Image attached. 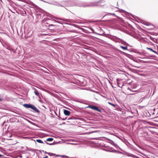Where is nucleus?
<instances>
[{"instance_id":"1","label":"nucleus","mask_w":158,"mask_h":158,"mask_svg":"<svg viewBox=\"0 0 158 158\" xmlns=\"http://www.w3.org/2000/svg\"><path fill=\"white\" fill-rule=\"evenodd\" d=\"M68 3V6H77L80 7H86L88 6H96L94 3H92L90 5H86L84 2H81L80 1H68L67 2Z\"/></svg>"},{"instance_id":"2","label":"nucleus","mask_w":158,"mask_h":158,"mask_svg":"<svg viewBox=\"0 0 158 158\" xmlns=\"http://www.w3.org/2000/svg\"><path fill=\"white\" fill-rule=\"evenodd\" d=\"M23 106L26 108H31L38 113H39L40 112L37 108L33 105L30 104H25L23 105Z\"/></svg>"},{"instance_id":"3","label":"nucleus","mask_w":158,"mask_h":158,"mask_svg":"<svg viewBox=\"0 0 158 158\" xmlns=\"http://www.w3.org/2000/svg\"><path fill=\"white\" fill-rule=\"evenodd\" d=\"M53 139H47L46 141H45V142L47 144L50 145H53L58 143H62V141L52 142L53 141Z\"/></svg>"},{"instance_id":"4","label":"nucleus","mask_w":158,"mask_h":158,"mask_svg":"<svg viewBox=\"0 0 158 158\" xmlns=\"http://www.w3.org/2000/svg\"><path fill=\"white\" fill-rule=\"evenodd\" d=\"M69 143H67L73 144V145H76L78 144L77 142L75 141H74L73 139H70L68 140L67 141Z\"/></svg>"},{"instance_id":"5","label":"nucleus","mask_w":158,"mask_h":158,"mask_svg":"<svg viewBox=\"0 0 158 158\" xmlns=\"http://www.w3.org/2000/svg\"><path fill=\"white\" fill-rule=\"evenodd\" d=\"M33 89L34 90V93L38 97H39V98H40V94L39 92L38 91V90L35 88H33Z\"/></svg>"},{"instance_id":"6","label":"nucleus","mask_w":158,"mask_h":158,"mask_svg":"<svg viewBox=\"0 0 158 158\" xmlns=\"http://www.w3.org/2000/svg\"><path fill=\"white\" fill-rule=\"evenodd\" d=\"M64 113L65 115L67 116L69 115L70 114V112L69 111L66 110H64Z\"/></svg>"},{"instance_id":"7","label":"nucleus","mask_w":158,"mask_h":158,"mask_svg":"<svg viewBox=\"0 0 158 158\" xmlns=\"http://www.w3.org/2000/svg\"><path fill=\"white\" fill-rule=\"evenodd\" d=\"M147 49L151 51H152V52H154V53H155L156 54H158V53H157V52L156 51H154V50H153L152 48H147Z\"/></svg>"},{"instance_id":"8","label":"nucleus","mask_w":158,"mask_h":158,"mask_svg":"<svg viewBox=\"0 0 158 158\" xmlns=\"http://www.w3.org/2000/svg\"><path fill=\"white\" fill-rule=\"evenodd\" d=\"M94 110H96V111H98L100 112H102V110L101 109H99L98 108V107L97 106H95L94 109Z\"/></svg>"},{"instance_id":"9","label":"nucleus","mask_w":158,"mask_h":158,"mask_svg":"<svg viewBox=\"0 0 158 158\" xmlns=\"http://www.w3.org/2000/svg\"><path fill=\"white\" fill-rule=\"evenodd\" d=\"M95 106H91V105H89V106L88 107L89 108H90V109H92V110H94V108H95Z\"/></svg>"},{"instance_id":"10","label":"nucleus","mask_w":158,"mask_h":158,"mask_svg":"<svg viewBox=\"0 0 158 158\" xmlns=\"http://www.w3.org/2000/svg\"><path fill=\"white\" fill-rule=\"evenodd\" d=\"M120 47L123 50H126L127 49V47H124L123 46H120Z\"/></svg>"},{"instance_id":"11","label":"nucleus","mask_w":158,"mask_h":158,"mask_svg":"<svg viewBox=\"0 0 158 158\" xmlns=\"http://www.w3.org/2000/svg\"><path fill=\"white\" fill-rule=\"evenodd\" d=\"M36 141L37 142H38L39 143H43V141L41 140L40 139H37L36 140Z\"/></svg>"},{"instance_id":"12","label":"nucleus","mask_w":158,"mask_h":158,"mask_svg":"<svg viewBox=\"0 0 158 158\" xmlns=\"http://www.w3.org/2000/svg\"><path fill=\"white\" fill-rule=\"evenodd\" d=\"M67 118L66 117H65V118H62L61 117H60V119H61L62 120H64Z\"/></svg>"},{"instance_id":"13","label":"nucleus","mask_w":158,"mask_h":158,"mask_svg":"<svg viewBox=\"0 0 158 158\" xmlns=\"http://www.w3.org/2000/svg\"><path fill=\"white\" fill-rule=\"evenodd\" d=\"M35 138V137H31L30 138ZM23 138L26 139V138H29L28 137H23Z\"/></svg>"},{"instance_id":"14","label":"nucleus","mask_w":158,"mask_h":158,"mask_svg":"<svg viewBox=\"0 0 158 158\" xmlns=\"http://www.w3.org/2000/svg\"><path fill=\"white\" fill-rule=\"evenodd\" d=\"M108 103H109L110 104V105H111L112 106H115V105H114V104H112V103H110V102H108Z\"/></svg>"},{"instance_id":"15","label":"nucleus","mask_w":158,"mask_h":158,"mask_svg":"<svg viewBox=\"0 0 158 158\" xmlns=\"http://www.w3.org/2000/svg\"><path fill=\"white\" fill-rule=\"evenodd\" d=\"M147 25H148V26H149V25H152V26H154L153 25H152V24H150V23H147Z\"/></svg>"},{"instance_id":"16","label":"nucleus","mask_w":158,"mask_h":158,"mask_svg":"<svg viewBox=\"0 0 158 158\" xmlns=\"http://www.w3.org/2000/svg\"><path fill=\"white\" fill-rule=\"evenodd\" d=\"M72 119V118H69L68 119V120H70V119Z\"/></svg>"},{"instance_id":"17","label":"nucleus","mask_w":158,"mask_h":158,"mask_svg":"<svg viewBox=\"0 0 158 158\" xmlns=\"http://www.w3.org/2000/svg\"><path fill=\"white\" fill-rule=\"evenodd\" d=\"M102 138H105V139L107 138L105 137H103Z\"/></svg>"},{"instance_id":"18","label":"nucleus","mask_w":158,"mask_h":158,"mask_svg":"<svg viewBox=\"0 0 158 158\" xmlns=\"http://www.w3.org/2000/svg\"><path fill=\"white\" fill-rule=\"evenodd\" d=\"M55 154H52V155H55Z\"/></svg>"},{"instance_id":"19","label":"nucleus","mask_w":158,"mask_h":158,"mask_svg":"<svg viewBox=\"0 0 158 158\" xmlns=\"http://www.w3.org/2000/svg\"><path fill=\"white\" fill-rule=\"evenodd\" d=\"M2 100V99L1 98H0V101H1Z\"/></svg>"},{"instance_id":"20","label":"nucleus","mask_w":158,"mask_h":158,"mask_svg":"<svg viewBox=\"0 0 158 158\" xmlns=\"http://www.w3.org/2000/svg\"><path fill=\"white\" fill-rule=\"evenodd\" d=\"M39 101L40 102H42V101H41V100H39Z\"/></svg>"},{"instance_id":"21","label":"nucleus","mask_w":158,"mask_h":158,"mask_svg":"<svg viewBox=\"0 0 158 158\" xmlns=\"http://www.w3.org/2000/svg\"><path fill=\"white\" fill-rule=\"evenodd\" d=\"M66 21H67V22H69L68 20H66Z\"/></svg>"},{"instance_id":"22","label":"nucleus","mask_w":158,"mask_h":158,"mask_svg":"<svg viewBox=\"0 0 158 158\" xmlns=\"http://www.w3.org/2000/svg\"><path fill=\"white\" fill-rule=\"evenodd\" d=\"M56 22H58V23H60V22H59L58 21H57Z\"/></svg>"},{"instance_id":"23","label":"nucleus","mask_w":158,"mask_h":158,"mask_svg":"<svg viewBox=\"0 0 158 158\" xmlns=\"http://www.w3.org/2000/svg\"><path fill=\"white\" fill-rule=\"evenodd\" d=\"M97 138V139H98V138Z\"/></svg>"},{"instance_id":"24","label":"nucleus","mask_w":158,"mask_h":158,"mask_svg":"<svg viewBox=\"0 0 158 158\" xmlns=\"http://www.w3.org/2000/svg\"><path fill=\"white\" fill-rule=\"evenodd\" d=\"M63 124H65V123H63Z\"/></svg>"},{"instance_id":"25","label":"nucleus","mask_w":158,"mask_h":158,"mask_svg":"<svg viewBox=\"0 0 158 158\" xmlns=\"http://www.w3.org/2000/svg\"><path fill=\"white\" fill-rule=\"evenodd\" d=\"M11 137V136H9V137Z\"/></svg>"},{"instance_id":"26","label":"nucleus","mask_w":158,"mask_h":158,"mask_svg":"<svg viewBox=\"0 0 158 158\" xmlns=\"http://www.w3.org/2000/svg\"><path fill=\"white\" fill-rule=\"evenodd\" d=\"M109 82H110V81H109Z\"/></svg>"},{"instance_id":"27","label":"nucleus","mask_w":158,"mask_h":158,"mask_svg":"<svg viewBox=\"0 0 158 158\" xmlns=\"http://www.w3.org/2000/svg\"><path fill=\"white\" fill-rule=\"evenodd\" d=\"M135 67H137L136 66H135ZM137 68H138V67H137Z\"/></svg>"},{"instance_id":"28","label":"nucleus","mask_w":158,"mask_h":158,"mask_svg":"<svg viewBox=\"0 0 158 158\" xmlns=\"http://www.w3.org/2000/svg\"><path fill=\"white\" fill-rule=\"evenodd\" d=\"M2 156V155L0 154V156Z\"/></svg>"},{"instance_id":"29","label":"nucleus","mask_w":158,"mask_h":158,"mask_svg":"<svg viewBox=\"0 0 158 158\" xmlns=\"http://www.w3.org/2000/svg\"><path fill=\"white\" fill-rule=\"evenodd\" d=\"M48 138L51 139V138Z\"/></svg>"},{"instance_id":"30","label":"nucleus","mask_w":158,"mask_h":158,"mask_svg":"<svg viewBox=\"0 0 158 158\" xmlns=\"http://www.w3.org/2000/svg\"><path fill=\"white\" fill-rule=\"evenodd\" d=\"M47 157H47V156H46V157H45V158H47Z\"/></svg>"},{"instance_id":"31","label":"nucleus","mask_w":158,"mask_h":158,"mask_svg":"<svg viewBox=\"0 0 158 158\" xmlns=\"http://www.w3.org/2000/svg\"><path fill=\"white\" fill-rule=\"evenodd\" d=\"M57 156H59L57 155Z\"/></svg>"}]
</instances>
